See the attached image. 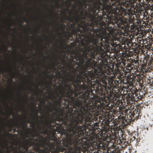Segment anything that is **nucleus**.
Returning <instances> with one entry per match:
<instances>
[{"label": "nucleus", "instance_id": "aec40b11", "mask_svg": "<svg viewBox=\"0 0 153 153\" xmlns=\"http://www.w3.org/2000/svg\"><path fill=\"white\" fill-rule=\"evenodd\" d=\"M56 131H57V126H56Z\"/></svg>", "mask_w": 153, "mask_h": 153}, {"label": "nucleus", "instance_id": "b1692460", "mask_svg": "<svg viewBox=\"0 0 153 153\" xmlns=\"http://www.w3.org/2000/svg\"><path fill=\"white\" fill-rule=\"evenodd\" d=\"M23 127H25V126L24 125H23Z\"/></svg>", "mask_w": 153, "mask_h": 153}, {"label": "nucleus", "instance_id": "20e7f679", "mask_svg": "<svg viewBox=\"0 0 153 153\" xmlns=\"http://www.w3.org/2000/svg\"><path fill=\"white\" fill-rule=\"evenodd\" d=\"M56 95V108H55V115L56 117V120H57V87H56L55 88Z\"/></svg>", "mask_w": 153, "mask_h": 153}, {"label": "nucleus", "instance_id": "bb28decb", "mask_svg": "<svg viewBox=\"0 0 153 153\" xmlns=\"http://www.w3.org/2000/svg\"><path fill=\"white\" fill-rule=\"evenodd\" d=\"M22 24H21V26L22 27Z\"/></svg>", "mask_w": 153, "mask_h": 153}, {"label": "nucleus", "instance_id": "a878e982", "mask_svg": "<svg viewBox=\"0 0 153 153\" xmlns=\"http://www.w3.org/2000/svg\"><path fill=\"white\" fill-rule=\"evenodd\" d=\"M55 124H56V125H57V123H56Z\"/></svg>", "mask_w": 153, "mask_h": 153}, {"label": "nucleus", "instance_id": "f257e3e1", "mask_svg": "<svg viewBox=\"0 0 153 153\" xmlns=\"http://www.w3.org/2000/svg\"><path fill=\"white\" fill-rule=\"evenodd\" d=\"M46 146L42 149H39L38 147L35 151L38 153H57V146H54L53 143H51L50 142L45 141V142ZM22 153H25V152H23L21 151Z\"/></svg>", "mask_w": 153, "mask_h": 153}, {"label": "nucleus", "instance_id": "a211bd4d", "mask_svg": "<svg viewBox=\"0 0 153 153\" xmlns=\"http://www.w3.org/2000/svg\"><path fill=\"white\" fill-rule=\"evenodd\" d=\"M36 96H38L39 95L38 93L37 92H36L35 93Z\"/></svg>", "mask_w": 153, "mask_h": 153}, {"label": "nucleus", "instance_id": "f3484780", "mask_svg": "<svg viewBox=\"0 0 153 153\" xmlns=\"http://www.w3.org/2000/svg\"><path fill=\"white\" fill-rule=\"evenodd\" d=\"M47 76L48 77H51V75L50 74H47Z\"/></svg>", "mask_w": 153, "mask_h": 153}, {"label": "nucleus", "instance_id": "393cba45", "mask_svg": "<svg viewBox=\"0 0 153 153\" xmlns=\"http://www.w3.org/2000/svg\"><path fill=\"white\" fill-rule=\"evenodd\" d=\"M26 18H25V21H26Z\"/></svg>", "mask_w": 153, "mask_h": 153}, {"label": "nucleus", "instance_id": "9b49d317", "mask_svg": "<svg viewBox=\"0 0 153 153\" xmlns=\"http://www.w3.org/2000/svg\"><path fill=\"white\" fill-rule=\"evenodd\" d=\"M55 74L56 78V79H57V69L56 68V69Z\"/></svg>", "mask_w": 153, "mask_h": 153}, {"label": "nucleus", "instance_id": "dca6fc26", "mask_svg": "<svg viewBox=\"0 0 153 153\" xmlns=\"http://www.w3.org/2000/svg\"><path fill=\"white\" fill-rule=\"evenodd\" d=\"M36 124V123L35 122H33V123H31V124L33 125V126H34Z\"/></svg>", "mask_w": 153, "mask_h": 153}, {"label": "nucleus", "instance_id": "5701e85b", "mask_svg": "<svg viewBox=\"0 0 153 153\" xmlns=\"http://www.w3.org/2000/svg\"><path fill=\"white\" fill-rule=\"evenodd\" d=\"M22 111L23 112H24L25 111L24 110H22Z\"/></svg>", "mask_w": 153, "mask_h": 153}, {"label": "nucleus", "instance_id": "473e14b6", "mask_svg": "<svg viewBox=\"0 0 153 153\" xmlns=\"http://www.w3.org/2000/svg\"><path fill=\"white\" fill-rule=\"evenodd\" d=\"M6 104H7V105H8V104H7V103H6Z\"/></svg>", "mask_w": 153, "mask_h": 153}, {"label": "nucleus", "instance_id": "72a5a7b5", "mask_svg": "<svg viewBox=\"0 0 153 153\" xmlns=\"http://www.w3.org/2000/svg\"><path fill=\"white\" fill-rule=\"evenodd\" d=\"M10 134V135L11 134Z\"/></svg>", "mask_w": 153, "mask_h": 153}, {"label": "nucleus", "instance_id": "423d86ee", "mask_svg": "<svg viewBox=\"0 0 153 153\" xmlns=\"http://www.w3.org/2000/svg\"><path fill=\"white\" fill-rule=\"evenodd\" d=\"M13 127H17L19 128H20L21 125L19 123L17 124L16 125H15L14 126H13L11 124L9 126V131L10 132H11L12 131V128H13Z\"/></svg>", "mask_w": 153, "mask_h": 153}, {"label": "nucleus", "instance_id": "4be33fe9", "mask_svg": "<svg viewBox=\"0 0 153 153\" xmlns=\"http://www.w3.org/2000/svg\"><path fill=\"white\" fill-rule=\"evenodd\" d=\"M41 73L42 74H45V73L44 72H42Z\"/></svg>", "mask_w": 153, "mask_h": 153}, {"label": "nucleus", "instance_id": "39448f33", "mask_svg": "<svg viewBox=\"0 0 153 153\" xmlns=\"http://www.w3.org/2000/svg\"><path fill=\"white\" fill-rule=\"evenodd\" d=\"M56 53H57V39L56 38ZM56 66L57 65V56L56 54Z\"/></svg>", "mask_w": 153, "mask_h": 153}, {"label": "nucleus", "instance_id": "1a4fd4ad", "mask_svg": "<svg viewBox=\"0 0 153 153\" xmlns=\"http://www.w3.org/2000/svg\"><path fill=\"white\" fill-rule=\"evenodd\" d=\"M30 135L32 138H33L34 137H36V135L33 132H31Z\"/></svg>", "mask_w": 153, "mask_h": 153}, {"label": "nucleus", "instance_id": "0eeeda50", "mask_svg": "<svg viewBox=\"0 0 153 153\" xmlns=\"http://www.w3.org/2000/svg\"><path fill=\"white\" fill-rule=\"evenodd\" d=\"M56 34L57 35V11L56 12Z\"/></svg>", "mask_w": 153, "mask_h": 153}, {"label": "nucleus", "instance_id": "c756f323", "mask_svg": "<svg viewBox=\"0 0 153 153\" xmlns=\"http://www.w3.org/2000/svg\"><path fill=\"white\" fill-rule=\"evenodd\" d=\"M10 26H11L10 25V26H9V28H10Z\"/></svg>", "mask_w": 153, "mask_h": 153}, {"label": "nucleus", "instance_id": "f8f14e48", "mask_svg": "<svg viewBox=\"0 0 153 153\" xmlns=\"http://www.w3.org/2000/svg\"><path fill=\"white\" fill-rule=\"evenodd\" d=\"M4 70L3 69H0V74H2L4 72Z\"/></svg>", "mask_w": 153, "mask_h": 153}, {"label": "nucleus", "instance_id": "7c9ffc66", "mask_svg": "<svg viewBox=\"0 0 153 153\" xmlns=\"http://www.w3.org/2000/svg\"><path fill=\"white\" fill-rule=\"evenodd\" d=\"M38 136H39V137H40V136H39V135H38Z\"/></svg>", "mask_w": 153, "mask_h": 153}, {"label": "nucleus", "instance_id": "412c9836", "mask_svg": "<svg viewBox=\"0 0 153 153\" xmlns=\"http://www.w3.org/2000/svg\"><path fill=\"white\" fill-rule=\"evenodd\" d=\"M35 141H38V139H35Z\"/></svg>", "mask_w": 153, "mask_h": 153}, {"label": "nucleus", "instance_id": "f03ea898", "mask_svg": "<svg viewBox=\"0 0 153 153\" xmlns=\"http://www.w3.org/2000/svg\"><path fill=\"white\" fill-rule=\"evenodd\" d=\"M33 138H31L29 139V140H25V142H26V145L27 146H36L35 148V151H36L37 148L39 147V148L40 149V146H42V147H44L46 146L45 145V141H47V142H50L51 143H53L54 145V146L55 147V145L54 143L53 142L51 143L50 141H43L44 144L45 146H44L43 144H40L39 143H37L35 142L34 141H33Z\"/></svg>", "mask_w": 153, "mask_h": 153}, {"label": "nucleus", "instance_id": "f704fd0d", "mask_svg": "<svg viewBox=\"0 0 153 153\" xmlns=\"http://www.w3.org/2000/svg\"><path fill=\"white\" fill-rule=\"evenodd\" d=\"M17 152V153H18V152Z\"/></svg>", "mask_w": 153, "mask_h": 153}, {"label": "nucleus", "instance_id": "6ab92c4d", "mask_svg": "<svg viewBox=\"0 0 153 153\" xmlns=\"http://www.w3.org/2000/svg\"><path fill=\"white\" fill-rule=\"evenodd\" d=\"M57 138H56V144H57Z\"/></svg>", "mask_w": 153, "mask_h": 153}, {"label": "nucleus", "instance_id": "c85d7f7f", "mask_svg": "<svg viewBox=\"0 0 153 153\" xmlns=\"http://www.w3.org/2000/svg\"><path fill=\"white\" fill-rule=\"evenodd\" d=\"M11 81H12V79H11Z\"/></svg>", "mask_w": 153, "mask_h": 153}, {"label": "nucleus", "instance_id": "2f4dec72", "mask_svg": "<svg viewBox=\"0 0 153 153\" xmlns=\"http://www.w3.org/2000/svg\"><path fill=\"white\" fill-rule=\"evenodd\" d=\"M37 89H39L38 87H37Z\"/></svg>", "mask_w": 153, "mask_h": 153}, {"label": "nucleus", "instance_id": "cd10ccee", "mask_svg": "<svg viewBox=\"0 0 153 153\" xmlns=\"http://www.w3.org/2000/svg\"><path fill=\"white\" fill-rule=\"evenodd\" d=\"M36 35L38 36V34H37V33H36Z\"/></svg>", "mask_w": 153, "mask_h": 153}, {"label": "nucleus", "instance_id": "4468645a", "mask_svg": "<svg viewBox=\"0 0 153 153\" xmlns=\"http://www.w3.org/2000/svg\"><path fill=\"white\" fill-rule=\"evenodd\" d=\"M56 7H57V0H56Z\"/></svg>", "mask_w": 153, "mask_h": 153}, {"label": "nucleus", "instance_id": "6e6552de", "mask_svg": "<svg viewBox=\"0 0 153 153\" xmlns=\"http://www.w3.org/2000/svg\"><path fill=\"white\" fill-rule=\"evenodd\" d=\"M26 142H25V143H24L23 144V145H24L25 146V147H24V149L27 151L28 150V149L29 148V147L30 146H27L26 145Z\"/></svg>", "mask_w": 153, "mask_h": 153}, {"label": "nucleus", "instance_id": "9d476101", "mask_svg": "<svg viewBox=\"0 0 153 153\" xmlns=\"http://www.w3.org/2000/svg\"><path fill=\"white\" fill-rule=\"evenodd\" d=\"M34 118L36 119L37 120H38V119L39 118V116L38 114H36L34 117Z\"/></svg>", "mask_w": 153, "mask_h": 153}, {"label": "nucleus", "instance_id": "2eb2a0df", "mask_svg": "<svg viewBox=\"0 0 153 153\" xmlns=\"http://www.w3.org/2000/svg\"><path fill=\"white\" fill-rule=\"evenodd\" d=\"M27 118L28 119V121H27V122L29 123H31V122L30 121L28 117H27Z\"/></svg>", "mask_w": 153, "mask_h": 153}, {"label": "nucleus", "instance_id": "ddd939ff", "mask_svg": "<svg viewBox=\"0 0 153 153\" xmlns=\"http://www.w3.org/2000/svg\"><path fill=\"white\" fill-rule=\"evenodd\" d=\"M16 131H17V132H19V131H16V128H15L14 129H13V132H16Z\"/></svg>", "mask_w": 153, "mask_h": 153}, {"label": "nucleus", "instance_id": "7ed1b4c3", "mask_svg": "<svg viewBox=\"0 0 153 153\" xmlns=\"http://www.w3.org/2000/svg\"><path fill=\"white\" fill-rule=\"evenodd\" d=\"M53 121V120L51 119L50 117H48V119H47L45 121V125L47 126L46 128V131L48 132L49 130L51 129L52 125L50 123H52Z\"/></svg>", "mask_w": 153, "mask_h": 153}]
</instances>
